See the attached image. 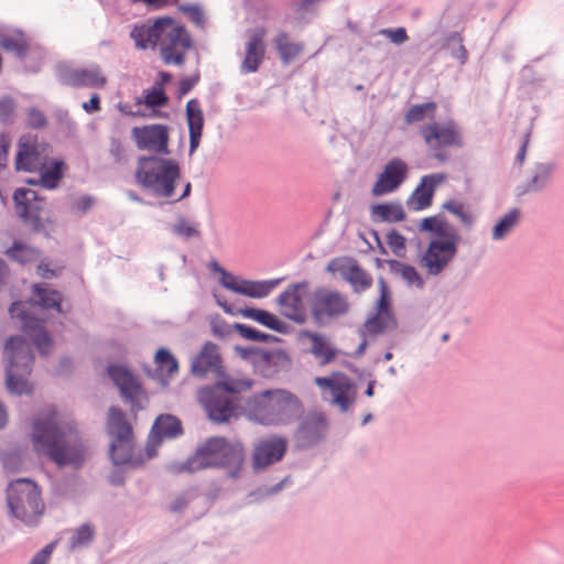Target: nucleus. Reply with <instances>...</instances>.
<instances>
[{"instance_id":"obj_28","label":"nucleus","mask_w":564,"mask_h":564,"mask_svg":"<svg viewBox=\"0 0 564 564\" xmlns=\"http://www.w3.org/2000/svg\"><path fill=\"white\" fill-rule=\"evenodd\" d=\"M446 178L445 174L435 173L422 176L420 184L406 202L413 210H423L431 206L435 187Z\"/></svg>"},{"instance_id":"obj_34","label":"nucleus","mask_w":564,"mask_h":564,"mask_svg":"<svg viewBox=\"0 0 564 564\" xmlns=\"http://www.w3.org/2000/svg\"><path fill=\"white\" fill-rule=\"evenodd\" d=\"M41 250L32 245L15 240L10 248L6 250V256L13 262L21 265H30L41 258Z\"/></svg>"},{"instance_id":"obj_64","label":"nucleus","mask_w":564,"mask_h":564,"mask_svg":"<svg viewBox=\"0 0 564 564\" xmlns=\"http://www.w3.org/2000/svg\"><path fill=\"white\" fill-rule=\"evenodd\" d=\"M319 1L321 0H297L294 3V10L299 14H304L310 8H313L312 11H315Z\"/></svg>"},{"instance_id":"obj_45","label":"nucleus","mask_w":564,"mask_h":564,"mask_svg":"<svg viewBox=\"0 0 564 564\" xmlns=\"http://www.w3.org/2000/svg\"><path fill=\"white\" fill-rule=\"evenodd\" d=\"M436 108H437V105L434 101H427L424 104L414 105L405 113L404 121L408 124H412L414 122H420V121L424 120L425 115H427L429 118L434 119Z\"/></svg>"},{"instance_id":"obj_52","label":"nucleus","mask_w":564,"mask_h":564,"mask_svg":"<svg viewBox=\"0 0 564 564\" xmlns=\"http://www.w3.org/2000/svg\"><path fill=\"white\" fill-rule=\"evenodd\" d=\"M198 498L199 496L194 490H186L175 498V500L169 506V510L173 513H181L191 502Z\"/></svg>"},{"instance_id":"obj_30","label":"nucleus","mask_w":564,"mask_h":564,"mask_svg":"<svg viewBox=\"0 0 564 564\" xmlns=\"http://www.w3.org/2000/svg\"><path fill=\"white\" fill-rule=\"evenodd\" d=\"M186 122L189 137V154H193L199 145L204 126V113L196 98L189 99L185 107Z\"/></svg>"},{"instance_id":"obj_48","label":"nucleus","mask_w":564,"mask_h":564,"mask_svg":"<svg viewBox=\"0 0 564 564\" xmlns=\"http://www.w3.org/2000/svg\"><path fill=\"white\" fill-rule=\"evenodd\" d=\"M155 362L162 371L172 375L177 371L178 364L176 358L166 348H160L155 354Z\"/></svg>"},{"instance_id":"obj_60","label":"nucleus","mask_w":564,"mask_h":564,"mask_svg":"<svg viewBox=\"0 0 564 564\" xmlns=\"http://www.w3.org/2000/svg\"><path fill=\"white\" fill-rule=\"evenodd\" d=\"M95 197L91 195H83L73 203L72 209L79 214L87 213L95 205Z\"/></svg>"},{"instance_id":"obj_12","label":"nucleus","mask_w":564,"mask_h":564,"mask_svg":"<svg viewBox=\"0 0 564 564\" xmlns=\"http://www.w3.org/2000/svg\"><path fill=\"white\" fill-rule=\"evenodd\" d=\"M310 310L313 321L318 325H325L347 315L350 303L338 290L319 286L312 293Z\"/></svg>"},{"instance_id":"obj_36","label":"nucleus","mask_w":564,"mask_h":564,"mask_svg":"<svg viewBox=\"0 0 564 564\" xmlns=\"http://www.w3.org/2000/svg\"><path fill=\"white\" fill-rule=\"evenodd\" d=\"M312 345L311 354L318 360L321 366L329 364L338 354V350L322 335H310Z\"/></svg>"},{"instance_id":"obj_25","label":"nucleus","mask_w":564,"mask_h":564,"mask_svg":"<svg viewBox=\"0 0 564 564\" xmlns=\"http://www.w3.org/2000/svg\"><path fill=\"white\" fill-rule=\"evenodd\" d=\"M408 165L400 158L391 159L378 175L371 194L376 197L395 192L405 181Z\"/></svg>"},{"instance_id":"obj_7","label":"nucleus","mask_w":564,"mask_h":564,"mask_svg":"<svg viewBox=\"0 0 564 564\" xmlns=\"http://www.w3.org/2000/svg\"><path fill=\"white\" fill-rule=\"evenodd\" d=\"M250 388L251 382L248 380L225 379L202 388L198 400L210 421L226 423L236 415V394Z\"/></svg>"},{"instance_id":"obj_15","label":"nucleus","mask_w":564,"mask_h":564,"mask_svg":"<svg viewBox=\"0 0 564 564\" xmlns=\"http://www.w3.org/2000/svg\"><path fill=\"white\" fill-rule=\"evenodd\" d=\"M297 420L299 423L293 432L297 448L308 449L325 440L329 424L327 416L322 411L310 410Z\"/></svg>"},{"instance_id":"obj_37","label":"nucleus","mask_w":564,"mask_h":564,"mask_svg":"<svg viewBox=\"0 0 564 564\" xmlns=\"http://www.w3.org/2000/svg\"><path fill=\"white\" fill-rule=\"evenodd\" d=\"M553 170L554 164L551 162L538 163L534 166L532 177L527 182V184L522 188L519 189V194L523 195L530 192H538L542 189L546 185Z\"/></svg>"},{"instance_id":"obj_14","label":"nucleus","mask_w":564,"mask_h":564,"mask_svg":"<svg viewBox=\"0 0 564 564\" xmlns=\"http://www.w3.org/2000/svg\"><path fill=\"white\" fill-rule=\"evenodd\" d=\"M17 215L25 223L30 224L34 232L50 235L47 225L52 223L41 217L44 209L43 199L35 191L28 188H17L12 196Z\"/></svg>"},{"instance_id":"obj_3","label":"nucleus","mask_w":564,"mask_h":564,"mask_svg":"<svg viewBox=\"0 0 564 564\" xmlns=\"http://www.w3.org/2000/svg\"><path fill=\"white\" fill-rule=\"evenodd\" d=\"M134 177L144 191L164 199L165 203H178L191 194L189 182H183L181 193L176 189L181 182V167L174 159L159 155L140 156Z\"/></svg>"},{"instance_id":"obj_40","label":"nucleus","mask_w":564,"mask_h":564,"mask_svg":"<svg viewBox=\"0 0 564 564\" xmlns=\"http://www.w3.org/2000/svg\"><path fill=\"white\" fill-rule=\"evenodd\" d=\"M276 50L283 64H289L303 50L301 43H292L286 32H279L275 37Z\"/></svg>"},{"instance_id":"obj_54","label":"nucleus","mask_w":564,"mask_h":564,"mask_svg":"<svg viewBox=\"0 0 564 564\" xmlns=\"http://www.w3.org/2000/svg\"><path fill=\"white\" fill-rule=\"evenodd\" d=\"M387 243L395 256L400 257L403 254L405 250V238L398 230L392 229L388 232Z\"/></svg>"},{"instance_id":"obj_6","label":"nucleus","mask_w":564,"mask_h":564,"mask_svg":"<svg viewBox=\"0 0 564 564\" xmlns=\"http://www.w3.org/2000/svg\"><path fill=\"white\" fill-rule=\"evenodd\" d=\"M3 361L8 391L15 395L31 394L34 355L30 341L20 335L10 336L4 345Z\"/></svg>"},{"instance_id":"obj_5","label":"nucleus","mask_w":564,"mask_h":564,"mask_svg":"<svg viewBox=\"0 0 564 564\" xmlns=\"http://www.w3.org/2000/svg\"><path fill=\"white\" fill-rule=\"evenodd\" d=\"M247 417L263 426L290 425L304 413L302 401L292 392L275 389L256 393L246 401Z\"/></svg>"},{"instance_id":"obj_38","label":"nucleus","mask_w":564,"mask_h":564,"mask_svg":"<svg viewBox=\"0 0 564 564\" xmlns=\"http://www.w3.org/2000/svg\"><path fill=\"white\" fill-rule=\"evenodd\" d=\"M443 48L446 50L453 58L457 59L460 65L467 63L468 52L464 45V39L460 33H448L444 39Z\"/></svg>"},{"instance_id":"obj_31","label":"nucleus","mask_w":564,"mask_h":564,"mask_svg":"<svg viewBox=\"0 0 564 564\" xmlns=\"http://www.w3.org/2000/svg\"><path fill=\"white\" fill-rule=\"evenodd\" d=\"M42 164L36 144L30 138L22 137L19 141V151L15 156V170L33 173L42 167Z\"/></svg>"},{"instance_id":"obj_43","label":"nucleus","mask_w":564,"mask_h":564,"mask_svg":"<svg viewBox=\"0 0 564 564\" xmlns=\"http://www.w3.org/2000/svg\"><path fill=\"white\" fill-rule=\"evenodd\" d=\"M387 263L391 272L400 274L409 285H416L417 288H423V279L421 278V275L413 265L405 264L393 259L388 260Z\"/></svg>"},{"instance_id":"obj_16","label":"nucleus","mask_w":564,"mask_h":564,"mask_svg":"<svg viewBox=\"0 0 564 564\" xmlns=\"http://www.w3.org/2000/svg\"><path fill=\"white\" fill-rule=\"evenodd\" d=\"M9 314L12 319L21 324L22 330L32 338L41 355L46 356L51 352L54 346L53 338L45 329L43 322L26 312L22 302H13L9 307Z\"/></svg>"},{"instance_id":"obj_41","label":"nucleus","mask_w":564,"mask_h":564,"mask_svg":"<svg viewBox=\"0 0 564 564\" xmlns=\"http://www.w3.org/2000/svg\"><path fill=\"white\" fill-rule=\"evenodd\" d=\"M284 278L269 280H251L249 289H242V295L251 299H263L276 288Z\"/></svg>"},{"instance_id":"obj_59","label":"nucleus","mask_w":564,"mask_h":564,"mask_svg":"<svg viewBox=\"0 0 564 564\" xmlns=\"http://www.w3.org/2000/svg\"><path fill=\"white\" fill-rule=\"evenodd\" d=\"M15 105L11 97L6 96L0 99V121L8 123L12 119L14 113Z\"/></svg>"},{"instance_id":"obj_62","label":"nucleus","mask_w":564,"mask_h":564,"mask_svg":"<svg viewBox=\"0 0 564 564\" xmlns=\"http://www.w3.org/2000/svg\"><path fill=\"white\" fill-rule=\"evenodd\" d=\"M53 551V544L45 545L31 560L30 564H47Z\"/></svg>"},{"instance_id":"obj_11","label":"nucleus","mask_w":564,"mask_h":564,"mask_svg":"<svg viewBox=\"0 0 564 564\" xmlns=\"http://www.w3.org/2000/svg\"><path fill=\"white\" fill-rule=\"evenodd\" d=\"M158 46L164 64L181 66L185 62L186 52L193 46V40L184 25L165 17Z\"/></svg>"},{"instance_id":"obj_53","label":"nucleus","mask_w":564,"mask_h":564,"mask_svg":"<svg viewBox=\"0 0 564 564\" xmlns=\"http://www.w3.org/2000/svg\"><path fill=\"white\" fill-rule=\"evenodd\" d=\"M443 224H451L447 221L443 216H432L426 217L422 220L421 225L419 226L420 231H429L433 234L434 238L440 237V227Z\"/></svg>"},{"instance_id":"obj_32","label":"nucleus","mask_w":564,"mask_h":564,"mask_svg":"<svg viewBox=\"0 0 564 564\" xmlns=\"http://www.w3.org/2000/svg\"><path fill=\"white\" fill-rule=\"evenodd\" d=\"M33 291V303L42 310H54L57 313H62L63 295L61 292L51 289L45 283H35L32 288Z\"/></svg>"},{"instance_id":"obj_35","label":"nucleus","mask_w":564,"mask_h":564,"mask_svg":"<svg viewBox=\"0 0 564 564\" xmlns=\"http://www.w3.org/2000/svg\"><path fill=\"white\" fill-rule=\"evenodd\" d=\"M0 47L19 58H24L29 51V43L21 31H9L0 34Z\"/></svg>"},{"instance_id":"obj_8","label":"nucleus","mask_w":564,"mask_h":564,"mask_svg":"<svg viewBox=\"0 0 564 564\" xmlns=\"http://www.w3.org/2000/svg\"><path fill=\"white\" fill-rule=\"evenodd\" d=\"M7 506L9 513L26 525L37 524L45 508L37 484L30 478H19L9 484Z\"/></svg>"},{"instance_id":"obj_26","label":"nucleus","mask_w":564,"mask_h":564,"mask_svg":"<svg viewBox=\"0 0 564 564\" xmlns=\"http://www.w3.org/2000/svg\"><path fill=\"white\" fill-rule=\"evenodd\" d=\"M58 80L65 86L95 88H102L107 83L106 76L96 64H91L85 68H61Z\"/></svg>"},{"instance_id":"obj_55","label":"nucleus","mask_w":564,"mask_h":564,"mask_svg":"<svg viewBox=\"0 0 564 564\" xmlns=\"http://www.w3.org/2000/svg\"><path fill=\"white\" fill-rule=\"evenodd\" d=\"M380 35L387 37L391 43L393 44H402L409 40L408 33L405 28L399 26V28H387L381 29L378 32Z\"/></svg>"},{"instance_id":"obj_24","label":"nucleus","mask_w":564,"mask_h":564,"mask_svg":"<svg viewBox=\"0 0 564 564\" xmlns=\"http://www.w3.org/2000/svg\"><path fill=\"white\" fill-rule=\"evenodd\" d=\"M132 137L139 150L153 151L160 156L167 155L169 132L164 124H149L142 128L134 127Z\"/></svg>"},{"instance_id":"obj_56","label":"nucleus","mask_w":564,"mask_h":564,"mask_svg":"<svg viewBox=\"0 0 564 564\" xmlns=\"http://www.w3.org/2000/svg\"><path fill=\"white\" fill-rule=\"evenodd\" d=\"M180 11L183 13H187L191 15L193 22L198 25L203 26L205 23V17L204 12L199 4H181L178 7Z\"/></svg>"},{"instance_id":"obj_46","label":"nucleus","mask_w":564,"mask_h":564,"mask_svg":"<svg viewBox=\"0 0 564 564\" xmlns=\"http://www.w3.org/2000/svg\"><path fill=\"white\" fill-rule=\"evenodd\" d=\"M63 165V161H54L52 164V167H45L44 164H42V167H40L37 171L41 176V183L42 186L47 189H54L58 181L62 177L61 167Z\"/></svg>"},{"instance_id":"obj_20","label":"nucleus","mask_w":564,"mask_h":564,"mask_svg":"<svg viewBox=\"0 0 564 564\" xmlns=\"http://www.w3.org/2000/svg\"><path fill=\"white\" fill-rule=\"evenodd\" d=\"M326 271L333 274L338 271L355 293H362L372 285V276L352 257L332 259L326 267Z\"/></svg>"},{"instance_id":"obj_4","label":"nucleus","mask_w":564,"mask_h":564,"mask_svg":"<svg viewBox=\"0 0 564 564\" xmlns=\"http://www.w3.org/2000/svg\"><path fill=\"white\" fill-rule=\"evenodd\" d=\"M245 460V447L240 442L213 436L206 438L184 463L175 467V470L195 473L208 468H223L228 477L237 479L240 477Z\"/></svg>"},{"instance_id":"obj_49","label":"nucleus","mask_w":564,"mask_h":564,"mask_svg":"<svg viewBox=\"0 0 564 564\" xmlns=\"http://www.w3.org/2000/svg\"><path fill=\"white\" fill-rule=\"evenodd\" d=\"M235 328L237 329L238 334L248 340H254V341H269V340H279L276 337L264 334L259 332L258 329L245 325V324H236Z\"/></svg>"},{"instance_id":"obj_58","label":"nucleus","mask_w":564,"mask_h":564,"mask_svg":"<svg viewBox=\"0 0 564 564\" xmlns=\"http://www.w3.org/2000/svg\"><path fill=\"white\" fill-rule=\"evenodd\" d=\"M28 124L32 129H41L47 124L46 116L37 108H30L28 111Z\"/></svg>"},{"instance_id":"obj_61","label":"nucleus","mask_w":564,"mask_h":564,"mask_svg":"<svg viewBox=\"0 0 564 564\" xmlns=\"http://www.w3.org/2000/svg\"><path fill=\"white\" fill-rule=\"evenodd\" d=\"M55 117L59 126L65 127L69 131H73L75 129V122L70 118L69 113L65 109H57L55 111Z\"/></svg>"},{"instance_id":"obj_27","label":"nucleus","mask_w":564,"mask_h":564,"mask_svg":"<svg viewBox=\"0 0 564 564\" xmlns=\"http://www.w3.org/2000/svg\"><path fill=\"white\" fill-rule=\"evenodd\" d=\"M264 36L265 30L262 26L256 28L248 35L245 56L240 64L241 74L258 72L265 56Z\"/></svg>"},{"instance_id":"obj_44","label":"nucleus","mask_w":564,"mask_h":564,"mask_svg":"<svg viewBox=\"0 0 564 564\" xmlns=\"http://www.w3.org/2000/svg\"><path fill=\"white\" fill-rule=\"evenodd\" d=\"M171 231L184 239H192V238H199L200 237V230L199 226L195 221H189L186 219L183 215H178L176 217V223L172 225Z\"/></svg>"},{"instance_id":"obj_57","label":"nucleus","mask_w":564,"mask_h":564,"mask_svg":"<svg viewBox=\"0 0 564 564\" xmlns=\"http://www.w3.org/2000/svg\"><path fill=\"white\" fill-rule=\"evenodd\" d=\"M198 80H199L198 73L192 74L191 76L183 77L178 82V86L176 89L177 98H182L183 96L188 94L195 87V85L198 83Z\"/></svg>"},{"instance_id":"obj_21","label":"nucleus","mask_w":564,"mask_h":564,"mask_svg":"<svg viewBox=\"0 0 564 564\" xmlns=\"http://www.w3.org/2000/svg\"><path fill=\"white\" fill-rule=\"evenodd\" d=\"M288 449L286 437L271 434L256 442L252 451V468L262 470L270 465L280 462Z\"/></svg>"},{"instance_id":"obj_50","label":"nucleus","mask_w":564,"mask_h":564,"mask_svg":"<svg viewBox=\"0 0 564 564\" xmlns=\"http://www.w3.org/2000/svg\"><path fill=\"white\" fill-rule=\"evenodd\" d=\"M144 104L148 107L155 108L163 106L167 102V97L163 87L159 84H154L151 90L144 91Z\"/></svg>"},{"instance_id":"obj_42","label":"nucleus","mask_w":564,"mask_h":564,"mask_svg":"<svg viewBox=\"0 0 564 564\" xmlns=\"http://www.w3.org/2000/svg\"><path fill=\"white\" fill-rule=\"evenodd\" d=\"M376 216L382 221L399 223L404 220L405 213L400 203L379 204L372 208V217Z\"/></svg>"},{"instance_id":"obj_33","label":"nucleus","mask_w":564,"mask_h":564,"mask_svg":"<svg viewBox=\"0 0 564 564\" xmlns=\"http://www.w3.org/2000/svg\"><path fill=\"white\" fill-rule=\"evenodd\" d=\"M240 314L246 318L256 321L257 323L268 327L269 329H272L281 334H285L289 329V326L279 317L262 308L246 307L240 310Z\"/></svg>"},{"instance_id":"obj_19","label":"nucleus","mask_w":564,"mask_h":564,"mask_svg":"<svg viewBox=\"0 0 564 564\" xmlns=\"http://www.w3.org/2000/svg\"><path fill=\"white\" fill-rule=\"evenodd\" d=\"M243 357L250 359L256 371L264 378H271L281 371L288 370L291 366L290 356L280 348L271 350L253 348L247 350Z\"/></svg>"},{"instance_id":"obj_10","label":"nucleus","mask_w":564,"mask_h":564,"mask_svg":"<svg viewBox=\"0 0 564 564\" xmlns=\"http://www.w3.org/2000/svg\"><path fill=\"white\" fill-rule=\"evenodd\" d=\"M420 135L432 155L440 162L448 161L451 156L449 148H463L464 145L460 128L453 119L443 123L425 124L420 129Z\"/></svg>"},{"instance_id":"obj_13","label":"nucleus","mask_w":564,"mask_h":564,"mask_svg":"<svg viewBox=\"0 0 564 564\" xmlns=\"http://www.w3.org/2000/svg\"><path fill=\"white\" fill-rule=\"evenodd\" d=\"M379 297L365 323L358 330L360 337L376 338L384 333L393 332L398 328V321L393 314L389 299L388 285L383 278L378 279Z\"/></svg>"},{"instance_id":"obj_2","label":"nucleus","mask_w":564,"mask_h":564,"mask_svg":"<svg viewBox=\"0 0 564 564\" xmlns=\"http://www.w3.org/2000/svg\"><path fill=\"white\" fill-rule=\"evenodd\" d=\"M107 432L111 436L109 455L113 465L137 467L156 455L158 447L163 440L181 436L183 427L182 422L176 416L171 414L159 415L152 425L145 454H143L142 449L134 443L133 429L126 413L118 406H111L108 414Z\"/></svg>"},{"instance_id":"obj_39","label":"nucleus","mask_w":564,"mask_h":564,"mask_svg":"<svg viewBox=\"0 0 564 564\" xmlns=\"http://www.w3.org/2000/svg\"><path fill=\"white\" fill-rule=\"evenodd\" d=\"M520 219V210L511 208L503 214L492 228V240H502L518 224Z\"/></svg>"},{"instance_id":"obj_47","label":"nucleus","mask_w":564,"mask_h":564,"mask_svg":"<svg viewBox=\"0 0 564 564\" xmlns=\"http://www.w3.org/2000/svg\"><path fill=\"white\" fill-rule=\"evenodd\" d=\"M94 536V525L90 523H83L75 530L74 534L69 539L70 550H76L78 547L89 544L93 541Z\"/></svg>"},{"instance_id":"obj_23","label":"nucleus","mask_w":564,"mask_h":564,"mask_svg":"<svg viewBox=\"0 0 564 564\" xmlns=\"http://www.w3.org/2000/svg\"><path fill=\"white\" fill-rule=\"evenodd\" d=\"M307 286L308 282L305 280L290 284L276 299L281 314L299 325L306 322L305 303L303 295L299 291L305 290Z\"/></svg>"},{"instance_id":"obj_9","label":"nucleus","mask_w":564,"mask_h":564,"mask_svg":"<svg viewBox=\"0 0 564 564\" xmlns=\"http://www.w3.org/2000/svg\"><path fill=\"white\" fill-rule=\"evenodd\" d=\"M460 241L457 229L452 224L440 227V237L433 238L422 258L423 267L431 275L440 274L455 258Z\"/></svg>"},{"instance_id":"obj_22","label":"nucleus","mask_w":564,"mask_h":564,"mask_svg":"<svg viewBox=\"0 0 564 564\" xmlns=\"http://www.w3.org/2000/svg\"><path fill=\"white\" fill-rule=\"evenodd\" d=\"M107 372L119 389L121 398L130 404L131 411L141 410L143 390L132 372L121 365L108 366Z\"/></svg>"},{"instance_id":"obj_18","label":"nucleus","mask_w":564,"mask_h":564,"mask_svg":"<svg viewBox=\"0 0 564 564\" xmlns=\"http://www.w3.org/2000/svg\"><path fill=\"white\" fill-rule=\"evenodd\" d=\"M315 383L330 392L328 402L337 405L341 412H347L356 401L357 388L346 373L336 371L330 377H316Z\"/></svg>"},{"instance_id":"obj_63","label":"nucleus","mask_w":564,"mask_h":564,"mask_svg":"<svg viewBox=\"0 0 564 564\" xmlns=\"http://www.w3.org/2000/svg\"><path fill=\"white\" fill-rule=\"evenodd\" d=\"M110 153L117 162H121L124 159V149L122 142L119 139H111Z\"/></svg>"},{"instance_id":"obj_1","label":"nucleus","mask_w":564,"mask_h":564,"mask_svg":"<svg viewBox=\"0 0 564 564\" xmlns=\"http://www.w3.org/2000/svg\"><path fill=\"white\" fill-rule=\"evenodd\" d=\"M31 440L34 451L57 467L79 469L88 457V444L76 423L59 417L54 408L40 412L33 420Z\"/></svg>"},{"instance_id":"obj_29","label":"nucleus","mask_w":564,"mask_h":564,"mask_svg":"<svg viewBox=\"0 0 564 564\" xmlns=\"http://www.w3.org/2000/svg\"><path fill=\"white\" fill-rule=\"evenodd\" d=\"M164 21L165 17H161L154 22L145 21L143 23L135 24L130 32V37L133 40L135 47L139 50L156 47L160 42Z\"/></svg>"},{"instance_id":"obj_17","label":"nucleus","mask_w":564,"mask_h":564,"mask_svg":"<svg viewBox=\"0 0 564 564\" xmlns=\"http://www.w3.org/2000/svg\"><path fill=\"white\" fill-rule=\"evenodd\" d=\"M191 371L196 378H213L215 382L232 379L226 375L219 346L213 341H206L200 351L193 358Z\"/></svg>"},{"instance_id":"obj_51","label":"nucleus","mask_w":564,"mask_h":564,"mask_svg":"<svg viewBox=\"0 0 564 564\" xmlns=\"http://www.w3.org/2000/svg\"><path fill=\"white\" fill-rule=\"evenodd\" d=\"M443 208L448 210L449 213L454 214L458 217V219L468 228H470L474 225V217L473 215L464 209L463 204L448 200L443 205Z\"/></svg>"}]
</instances>
